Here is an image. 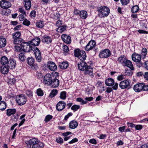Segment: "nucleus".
Here are the masks:
<instances>
[{
  "mask_svg": "<svg viewBox=\"0 0 148 148\" xmlns=\"http://www.w3.org/2000/svg\"><path fill=\"white\" fill-rule=\"evenodd\" d=\"M114 86L112 87V88L114 90H116L118 88V84L116 83L115 84L114 83Z\"/></svg>",
  "mask_w": 148,
  "mask_h": 148,
  "instance_id": "61",
  "label": "nucleus"
},
{
  "mask_svg": "<svg viewBox=\"0 0 148 148\" xmlns=\"http://www.w3.org/2000/svg\"><path fill=\"white\" fill-rule=\"evenodd\" d=\"M131 81L127 79L121 82L119 84V86L122 89L127 88L129 89L131 87L130 85Z\"/></svg>",
  "mask_w": 148,
  "mask_h": 148,
  "instance_id": "7",
  "label": "nucleus"
},
{
  "mask_svg": "<svg viewBox=\"0 0 148 148\" xmlns=\"http://www.w3.org/2000/svg\"><path fill=\"white\" fill-rule=\"evenodd\" d=\"M62 24V21L61 20H59L57 22L56 25L57 26L59 27L61 26H62L61 25Z\"/></svg>",
  "mask_w": 148,
  "mask_h": 148,
  "instance_id": "56",
  "label": "nucleus"
},
{
  "mask_svg": "<svg viewBox=\"0 0 148 148\" xmlns=\"http://www.w3.org/2000/svg\"><path fill=\"white\" fill-rule=\"evenodd\" d=\"M122 4L123 5H126L130 2V0H120Z\"/></svg>",
  "mask_w": 148,
  "mask_h": 148,
  "instance_id": "49",
  "label": "nucleus"
},
{
  "mask_svg": "<svg viewBox=\"0 0 148 148\" xmlns=\"http://www.w3.org/2000/svg\"><path fill=\"white\" fill-rule=\"evenodd\" d=\"M123 66H126L129 68L131 70H134V68L131 61L126 59L125 61L122 65Z\"/></svg>",
  "mask_w": 148,
  "mask_h": 148,
  "instance_id": "16",
  "label": "nucleus"
},
{
  "mask_svg": "<svg viewBox=\"0 0 148 148\" xmlns=\"http://www.w3.org/2000/svg\"><path fill=\"white\" fill-rule=\"evenodd\" d=\"M41 38L42 41L43 42L47 44L51 43L52 41L51 38L47 35H44L42 36Z\"/></svg>",
  "mask_w": 148,
  "mask_h": 148,
  "instance_id": "17",
  "label": "nucleus"
},
{
  "mask_svg": "<svg viewBox=\"0 0 148 148\" xmlns=\"http://www.w3.org/2000/svg\"><path fill=\"white\" fill-rule=\"evenodd\" d=\"M6 107V103L4 101L0 102V110H4Z\"/></svg>",
  "mask_w": 148,
  "mask_h": 148,
  "instance_id": "37",
  "label": "nucleus"
},
{
  "mask_svg": "<svg viewBox=\"0 0 148 148\" xmlns=\"http://www.w3.org/2000/svg\"><path fill=\"white\" fill-rule=\"evenodd\" d=\"M16 103L20 106L24 104L27 101V99L23 95L17 96L16 97Z\"/></svg>",
  "mask_w": 148,
  "mask_h": 148,
  "instance_id": "4",
  "label": "nucleus"
},
{
  "mask_svg": "<svg viewBox=\"0 0 148 148\" xmlns=\"http://www.w3.org/2000/svg\"><path fill=\"white\" fill-rule=\"evenodd\" d=\"M59 66L62 69H65L68 66L69 64L67 62H63L60 63Z\"/></svg>",
  "mask_w": 148,
  "mask_h": 148,
  "instance_id": "29",
  "label": "nucleus"
},
{
  "mask_svg": "<svg viewBox=\"0 0 148 148\" xmlns=\"http://www.w3.org/2000/svg\"><path fill=\"white\" fill-rule=\"evenodd\" d=\"M89 142L90 143L94 144H96L97 143L96 141L94 139H90L89 141Z\"/></svg>",
  "mask_w": 148,
  "mask_h": 148,
  "instance_id": "58",
  "label": "nucleus"
},
{
  "mask_svg": "<svg viewBox=\"0 0 148 148\" xmlns=\"http://www.w3.org/2000/svg\"><path fill=\"white\" fill-rule=\"evenodd\" d=\"M6 114L7 116H10L14 115L16 113V109H8L6 110Z\"/></svg>",
  "mask_w": 148,
  "mask_h": 148,
  "instance_id": "26",
  "label": "nucleus"
},
{
  "mask_svg": "<svg viewBox=\"0 0 148 148\" xmlns=\"http://www.w3.org/2000/svg\"><path fill=\"white\" fill-rule=\"evenodd\" d=\"M126 59L124 56L122 55L118 58L117 61L118 62L121 63L123 65Z\"/></svg>",
  "mask_w": 148,
  "mask_h": 148,
  "instance_id": "32",
  "label": "nucleus"
},
{
  "mask_svg": "<svg viewBox=\"0 0 148 148\" xmlns=\"http://www.w3.org/2000/svg\"><path fill=\"white\" fill-rule=\"evenodd\" d=\"M132 71L130 70H125V72L124 73V75L125 76H130L132 75Z\"/></svg>",
  "mask_w": 148,
  "mask_h": 148,
  "instance_id": "45",
  "label": "nucleus"
},
{
  "mask_svg": "<svg viewBox=\"0 0 148 148\" xmlns=\"http://www.w3.org/2000/svg\"><path fill=\"white\" fill-rule=\"evenodd\" d=\"M144 67L148 70V61H146L145 62L144 64Z\"/></svg>",
  "mask_w": 148,
  "mask_h": 148,
  "instance_id": "64",
  "label": "nucleus"
},
{
  "mask_svg": "<svg viewBox=\"0 0 148 148\" xmlns=\"http://www.w3.org/2000/svg\"><path fill=\"white\" fill-rule=\"evenodd\" d=\"M66 26L63 25L58 27L56 31L57 32L62 33L66 30Z\"/></svg>",
  "mask_w": 148,
  "mask_h": 148,
  "instance_id": "30",
  "label": "nucleus"
},
{
  "mask_svg": "<svg viewBox=\"0 0 148 148\" xmlns=\"http://www.w3.org/2000/svg\"><path fill=\"white\" fill-rule=\"evenodd\" d=\"M36 93L38 96H42L43 95V90L41 88H38L36 90Z\"/></svg>",
  "mask_w": 148,
  "mask_h": 148,
  "instance_id": "44",
  "label": "nucleus"
},
{
  "mask_svg": "<svg viewBox=\"0 0 148 148\" xmlns=\"http://www.w3.org/2000/svg\"><path fill=\"white\" fill-rule=\"evenodd\" d=\"M79 15L82 18L85 19L87 17V13L86 11H82L80 12Z\"/></svg>",
  "mask_w": 148,
  "mask_h": 148,
  "instance_id": "35",
  "label": "nucleus"
},
{
  "mask_svg": "<svg viewBox=\"0 0 148 148\" xmlns=\"http://www.w3.org/2000/svg\"><path fill=\"white\" fill-rule=\"evenodd\" d=\"M52 118V116L50 115H47L45 118V121L46 123H47L50 120H51Z\"/></svg>",
  "mask_w": 148,
  "mask_h": 148,
  "instance_id": "47",
  "label": "nucleus"
},
{
  "mask_svg": "<svg viewBox=\"0 0 148 148\" xmlns=\"http://www.w3.org/2000/svg\"><path fill=\"white\" fill-rule=\"evenodd\" d=\"M21 48L23 51L25 52H29L32 49L30 43L26 42H24L21 44Z\"/></svg>",
  "mask_w": 148,
  "mask_h": 148,
  "instance_id": "8",
  "label": "nucleus"
},
{
  "mask_svg": "<svg viewBox=\"0 0 148 148\" xmlns=\"http://www.w3.org/2000/svg\"><path fill=\"white\" fill-rule=\"evenodd\" d=\"M0 6L4 9L8 8L11 6V3L5 0H2L0 1Z\"/></svg>",
  "mask_w": 148,
  "mask_h": 148,
  "instance_id": "13",
  "label": "nucleus"
},
{
  "mask_svg": "<svg viewBox=\"0 0 148 148\" xmlns=\"http://www.w3.org/2000/svg\"><path fill=\"white\" fill-rule=\"evenodd\" d=\"M40 39L38 37L35 38L32 40L30 41L31 45L34 46H38L40 43Z\"/></svg>",
  "mask_w": 148,
  "mask_h": 148,
  "instance_id": "20",
  "label": "nucleus"
},
{
  "mask_svg": "<svg viewBox=\"0 0 148 148\" xmlns=\"http://www.w3.org/2000/svg\"><path fill=\"white\" fill-rule=\"evenodd\" d=\"M13 43L15 45H20L23 42L24 40L21 38L13 39Z\"/></svg>",
  "mask_w": 148,
  "mask_h": 148,
  "instance_id": "25",
  "label": "nucleus"
},
{
  "mask_svg": "<svg viewBox=\"0 0 148 148\" xmlns=\"http://www.w3.org/2000/svg\"><path fill=\"white\" fill-rule=\"evenodd\" d=\"M44 146V144L42 143L38 142L37 143L34 145L32 147V148H40Z\"/></svg>",
  "mask_w": 148,
  "mask_h": 148,
  "instance_id": "38",
  "label": "nucleus"
},
{
  "mask_svg": "<svg viewBox=\"0 0 148 148\" xmlns=\"http://www.w3.org/2000/svg\"><path fill=\"white\" fill-rule=\"evenodd\" d=\"M58 90L56 89H53L51 90L49 95V97L52 98L55 96L58 93Z\"/></svg>",
  "mask_w": 148,
  "mask_h": 148,
  "instance_id": "34",
  "label": "nucleus"
},
{
  "mask_svg": "<svg viewBox=\"0 0 148 148\" xmlns=\"http://www.w3.org/2000/svg\"><path fill=\"white\" fill-rule=\"evenodd\" d=\"M36 12L34 10H33L31 11L30 13L31 16L32 17H34L36 16Z\"/></svg>",
  "mask_w": 148,
  "mask_h": 148,
  "instance_id": "63",
  "label": "nucleus"
},
{
  "mask_svg": "<svg viewBox=\"0 0 148 148\" xmlns=\"http://www.w3.org/2000/svg\"><path fill=\"white\" fill-rule=\"evenodd\" d=\"M9 69L7 65H3L1 66L0 70L1 73L5 74L8 73Z\"/></svg>",
  "mask_w": 148,
  "mask_h": 148,
  "instance_id": "23",
  "label": "nucleus"
},
{
  "mask_svg": "<svg viewBox=\"0 0 148 148\" xmlns=\"http://www.w3.org/2000/svg\"><path fill=\"white\" fill-rule=\"evenodd\" d=\"M34 50L33 51L35 54L36 61L38 62H40L42 60L41 52L37 47H35L34 48Z\"/></svg>",
  "mask_w": 148,
  "mask_h": 148,
  "instance_id": "10",
  "label": "nucleus"
},
{
  "mask_svg": "<svg viewBox=\"0 0 148 148\" xmlns=\"http://www.w3.org/2000/svg\"><path fill=\"white\" fill-rule=\"evenodd\" d=\"M66 105V103L64 101H60L56 105V108L58 111H61L65 108Z\"/></svg>",
  "mask_w": 148,
  "mask_h": 148,
  "instance_id": "12",
  "label": "nucleus"
},
{
  "mask_svg": "<svg viewBox=\"0 0 148 148\" xmlns=\"http://www.w3.org/2000/svg\"><path fill=\"white\" fill-rule=\"evenodd\" d=\"M6 44V40L4 38L0 37V47H4Z\"/></svg>",
  "mask_w": 148,
  "mask_h": 148,
  "instance_id": "27",
  "label": "nucleus"
},
{
  "mask_svg": "<svg viewBox=\"0 0 148 148\" xmlns=\"http://www.w3.org/2000/svg\"><path fill=\"white\" fill-rule=\"evenodd\" d=\"M60 98L62 100H65L66 98V91H63L61 92L60 94Z\"/></svg>",
  "mask_w": 148,
  "mask_h": 148,
  "instance_id": "39",
  "label": "nucleus"
},
{
  "mask_svg": "<svg viewBox=\"0 0 148 148\" xmlns=\"http://www.w3.org/2000/svg\"><path fill=\"white\" fill-rule=\"evenodd\" d=\"M114 80L113 79L108 78L106 80L105 84L107 86H111L114 85Z\"/></svg>",
  "mask_w": 148,
  "mask_h": 148,
  "instance_id": "22",
  "label": "nucleus"
},
{
  "mask_svg": "<svg viewBox=\"0 0 148 148\" xmlns=\"http://www.w3.org/2000/svg\"><path fill=\"white\" fill-rule=\"evenodd\" d=\"M64 51L65 52H67L69 51L68 47L66 45H64L63 47Z\"/></svg>",
  "mask_w": 148,
  "mask_h": 148,
  "instance_id": "59",
  "label": "nucleus"
},
{
  "mask_svg": "<svg viewBox=\"0 0 148 148\" xmlns=\"http://www.w3.org/2000/svg\"><path fill=\"white\" fill-rule=\"evenodd\" d=\"M23 24L24 25L29 26L30 24V22L27 19H25L23 22Z\"/></svg>",
  "mask_w": 148,
  "mask_h": 148,
  "instance_id": "52",
  "label": "nucleus"
},
{
  "mask_svg": "<svg viewBox=\"0 0 148 148\" xmlns=\"http://www.w3.org/2000/svg\"><path fill=\"white\" fill-rule=\"evenodd\" d=\"M76 100L77 101L80 102L82 104H85L87 103V102L85 101L80 98H77Z\"/></svg>",
  "mask_w": 148,
  "mask_h": 148,
  "instance_id": "48",
  "label": "nucleus"
},
{
  "mask_svg": "<svg viewBox=\"0 0 148 148\" xmlns=\"http://www.w3.org/2000/svg\"><path fill=\"white\" fill-rule=\"evenodd\" d=\"M53 77H54L53 75H51L50 74L47 73L45 76L44 77V83L48 85H51Z\"/></svg>",
  "mask_w": 148,
  "mask_h": 148,
  "instance_id": "6",
  "label": "nucleus"
},
{
  "mask_svg": "<svg viewBox=\"0 0 148 148\" xmlns=\"http://www.w3.org/2000/svg\"><path fill=\"white\" fill-rule=\"evenodd\" d=\"M78 141V139L77 138H75L73 139L71 141H69V143L70 144H72L74 143L75 142H76Z\"/></svg>",
  "mask_w": 148,
  "mask_h": 148,
  "instance_id": "57",
  "label": "nucleus"
},
{
  "mask_svg": "<svg viewBox=\"0 0 148 148\" xmlns=\"http://www.w3.org/2000/svg\"><path fill=\"white\" fill-rule=\"evenodd\" d=\"M47 67L51 71H54L57 69V67L55 64L52 62H48Z\"/></svg>",
  "mask_w": 148,
  "mask_h": 148,
  "instance_id": "18",
  "label": "nucleus"
},
{
  "mask_svg": "<svg viewBox=\"0 0 148 148\" xmlns=\"http://www.w3.org/2000/svg\"><path fill=\"white\" fill-rule=\"evenodd\" d=\"M62 40L66 43L70 44L71 42V38L70 36L66 34H62L61 36Z\"/></svg>",
  "mask_w": 148,
  "mask_h": 148,
  "instance_id": "15",
  "label": "nucleus"
},
{
  "mask_svg": "<svg viewBox=\"0 0 148 148\" xmlns=\"http://www.w3.org/2000/svg\"><path fill=\"white\" fill-rule=\"evenodd\" d=\"M80 108V106L76 105H74L73 106L71 107V109L74 111H76Z\"/></svg>",
  "mask_w": 148,
  "mask_h": 148,
  "instance_id": "46",
  "label": "nucleus"
},
{
  "mask_svg": "<svg viewBox=\"0 0 148 148\" xmlns=\"http://www.w3.org/2000/svg\"><path fill=\"white\" fill-rule=\"evenodd\" d=\"M21 33L20 32H17L12 34V36L13 39L21 38H20Z\"/></svg>",
  "mask_w": 148,
  "mask_h": 148,
  "instance_id": "36",
  "label": "nucleus"
},
{
  "mask_svg": "<svg viewBox=\"0 0 148 148\" xmlns=\"http://www.w3.org/2000/svg\"><path fill=\"white\" fill-rule=\"evenodd\" d=\"M144 86V84L141 83L135 85L134 86L133 88L135 91L138 92L143 90Z\"/></svg>",
  "mask_w": 148,
  "mask_h": 148,
  "instance_id": "14",
  "label": "nucleus"
},
{
  "mask_svg": "<svg viewBox=\"0 0 148 148\" xmlns=\"http://www.w3.org/2000/svg\"><path fill=\"white\" fill-rule=\"evenodd\" d=\"M25 2V7L27 10H29L31 6V3L30 0H24Z\"/></svg>",
  "mask_w": 148,
  "mask_h": 148,
  "instance_id": "24",
  "label": "nucleus"
},
{
  "mask_svg": "<svg viewBox=\"0 0 148 148\" xmlns=\"http://www.w3.org/2000/svg\"><path fill=\"white\" fill-rule=\"evenodd\" d=\"M23 15L22 14H21L19 16V20L21 21H23L24 19V15Z\"/></svg>",
  "mask_w": 148,
  "mask_h": 148,
  "instance_id": "62",
  "label": "nucleus"
},
{
  "mask_svg": "<svg viewBox=\"0 0 148 148\" xmlns=\"http://www.w3.org/2000/svg\"><path fill=\"white\" fill-rule=\"evenodd\" d=\"M27 62L29 65L30 66L32 65V66H33V65L34 62V59L32 57H28L27 59Z\"/></svg>",
  "mask_w": 148,
  "mask_h": 148,
  "instance_id": "33",
  "label": "nucleus"
},
{
  "mask_svg": "<svg viewBox=\"0 0 148 148\" xmlns=\"http://www.w3.org/2000/svg\"><path fill=\"white\" fill-rule=\"evenodd\" d=\"M19 58L21 61H23L25 60L26 57L23 52V53H21L19 54Z\"/></svg>",
  "mask_w": 148,
  "mask_h": 148,
  "instance_id": "43",
  "label": "nucleus"
},
{
  "mask_svg": "<svg viewBox=\"0 0 148 148\" xmlns=\"http://www.w3.org/2000/svg\"><path fill=\"white\" fill-rule=\"evenodd\" d=\"M111 55V52L108 49H105L100 52L99 56L101 58H108Z\"/></svg>",
  "mask_w": 148,
  "mask_h": 148,
  "instance_id": "9",
  "label": "nucleus"
},
{
  "mask_svg": "<svg viewBox=\"0 0 148 148\" xmlns=\"http://www.w3.org/2000/svg\"><path fill=\"white\" fill-rule=\"evenodd\" d=\"M63 139L61 137H58L56 139V141L58 143H63Z\"/></svg>",
  "mask_w": 148,
  "mask_h": 148,
  "instance_id": "50",
  "label": "nucleus"
},
{
  "mask_svg": "<svg viewBox=\"0 0 148 148\" xmlns=\"http://www.w3.org/2000/svg\"><path fill=\"white\" fill-rule=\"evenodd\" d=\"M73 114L71 112L69 113L64 117V120H67L68 119L70 116L72 115Z\"/></svg>",
  "mask_w": 148,
  "mask_h": 148,
  "instance_id": "54",
  "label": "nucleus"
},
{
  "mask_svg": "<svg viewBox=\"0 0 148 148\" xmlns=\"http://www.w3.org/2000/svg\"><path fill=\"white\" fill-rule=\"evenodd\" d=\"M99 14L103 17H107L109 14L110 10L106 6L101 7L98 9Z\"/></svg>",
  "mask_w": 148,
  "mask_h": 148,
  "instance_id": "2",
  "label": "nucleus"
},
{
  "mask_svg": "<svg viewBox=\"0 0 148 148\" xmlns=\"http://www.w3.org/2000/svg\"><path fill=\"white\" fill-rule=\"evenodd\" d=\"M96 42L94 40L90 41L85 47V50L87 51H89L93 48H94L95 47Z\"/></svg>",
  "mask_w": 148,
  "mask_h": 148,
  "instance_id": "11",
  "label": "nucleus"
},
{
  "mask_svg": "<svg viewBox=\"0 0 148 148\" xmlns=\"http://www.w3.org/2000/svg\"><path fill=\"white\" fill-rule=\"evenodd\" d=\"M19 12L21 13V14L25 15V16H26V12L23 8H19Z\"/></svg>",
  "mask_w": 148,
  "mask_h": 148,
  "instance_id": "53",
  "label": "nucleus"
},
{
  "mask_svg": "<svg viewBox=\"0 0 148 148\" xmlns=\"http://www.w3.org/2000/svg\"><path fill=\"white\" fill-rule=\"evenodd\" d=\"M51 75H53L54 77H53L51 84L52 85V86L53 88L57 87L59 84V80L57 78L59 76V73L57 72H53L52 73Z\"/></svg>",
  "mask_w": 148,
  "mask_h": 148,
  "instance_id": "3",
  "label": "nucleus"
},
{
  "mask_svg": "<svg viewBox=\"0 0 148 148\" xmlns=\"http://www.w3.org/2000/svg\"><path fill=\"white\" fill-rule=\"evenodd\" d=\"M124 78V75H121L117 77V79L119 81H121Z\"/></svg>",
  "mask_w": 148,
  "mask_h": 148,
  "instance_id": "60",
  "label": "nucleus"
},
{
  "mask_svg": "<svg viewBox=\"0 0 148 148\" xmlns=\"http://www.w3.org/2000/svg\"><path fill=\"white\" fill-rule=\"evenodd\" d=\"M77 126V122L74 121H71L69 124V127L72 129L76 128Z\"/></svg>",
  "mask_w": 148,
  "mask_h": 148,
  "instance_id": "28",
  "label": "nucleus"
},
{
  "mask_svg": "<svg viewBox=\"0 0 148 148\" xmlns=\"http://www.w3.org/2000/svg\"><path fill=\"white\" fill-rule=\"evenodd\" d=\"M139 8L137 5L134 6L131 9V11L133 13H136L138 10Z\"/></svg>",
  "mask_w": 148,
  "mask_h": 148,
  "instance_id": "42",
  "label": "nucleus"
},
{
  "mask_svg": "<svg viewBox=\"0 0 148 148\" xmlns=\"http://www.w3.org/2000/svg\"><path fill=\"white\" fill-rule=\"evenodd\" d=\"M14 47L15 51L17 52H20L21 51V48L19 46L15 45Z\"/></svg>",
  "mask_w": 148,
  "mask_h": 148,
  "instance_id": "51",
  "label": "nucleus"
},
{
  "mask_svg": "<svg viewBox=\"0 0 148 148\" xmlns=\"http://www.w3.org/2000/svg\"><path fill=\"white\" fill-rule=\"evenodd\" d=\"M82 51L79 49H77L74 50V55L76 57H79L80 53Z\"/></svg>",
  "mask_w": 148,
  "mask_h": 148,
  "instance_id": "41",
  "label": "nucleus"
},
{
  "mask_svg": "<svg viewBox=\"0 0 148 148\" xmlns=\"http://www.w3.org/2000/svg\"><path fill=\"white\" fill-rule=\"evenodd\" d=\"M16 64L14 60L10 59L7 64V65L10 69H14L15 67Z\"/></svg>",
  "mask_w": 148,
  "mask_h": 148,
  "instance_id": "19",
  "label": "nucleus"
},
{
  "mask_svg": "<svg viewBox=\"0 0 148 148\" xmlns=\"http://www.w3.org/2000/svg\"><path fill=\"white\" fill-rule=\"evenodd\" d=\"M38 142H39V141L36 138H33L29 140L26 141L25 143L27 145H32L33 146L34 145L37 143Z\"/></svg>",
  "mask_w": 148,
  "mask_h": 148,
  "instance_id": "21",
  "label": "nucleus"
},
{
  "mask_svg": "<svg viewBox=\"0 0 148 148\" xmlns=\"http://www.w3.org/2000/svg\"><path fill=\"white\" fill-rule=\"evenodd\" d=\"M86 57L85 51H82L80 53L79 57H78L81 61L78 63V67L79 70L84 72L85 74L92 75L93 71L92 68L90 66L88 65L84 61L86 59Z\"/></svg>",
  "mask_w": 148,
  "mask_h": 148,
  "instance_id": "1",
  "label": "nucleus"
},
{
  "mask_svg": "<svg viewBox=\"0 0 148 148\" xmlns=\"http://www.w3.org/2000/svg\"><path fill=\"white\" fill-rule=\"evenodd\" d=\"M132 60L134 61L138 64V65L139 67L142 66L143 63L141 62V56L140 55L135 53L132 55Z\"/></svg>",
  "mask_w": 148,
  "mask_h": 148,
  "instance_id": "5",
  "label": "nucleus"
},
{
  "mask_svg": "<svg viewBox=\"0 0 148 148\" xmlns=\"http://www.w3.org/2000/svg\"><path fill=\"white\" fill-rule=\"evenodd\" d=\"M44 25V23L42 21H40L37 22L36 23V26L39 28H42Z\"/></svg>",
  "mask_w": 148,
  "mask_h": 148,
  "instance_id": "40",
  "label": "nucleus"
},
{
  "mask_svg": "<svg viewBox=\"0 0 148 148\" xmlns=\"http://www.w3.org/2000/svg\"><path fill=\"white\" fill-rule=\"evenodd\" d=\"M8 59L6 56H3L0 59V62L3 65H5L8 64Z\"/></svg>",
  "mask_w": 148,
  "mask_h": 148,
  "instance_id": "31",
  "label": "nucleus"
},
{
  "mask_svg": "<svg viewBox=\"0 0 148 148\" xmlns=\"http://www.w3.org/2000/svg\"><path fill=\"white\" fill-rule=\"evenodd\" d=\"M26 93L28 97H30L32 96V92L30 90H27L26 91Z\"/></svg>",
  "mask_w": 148,
  "mask_h": 148,
  "instance_id": "55",
  "label": "nucleus"
}]
</instances>
